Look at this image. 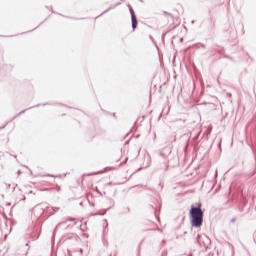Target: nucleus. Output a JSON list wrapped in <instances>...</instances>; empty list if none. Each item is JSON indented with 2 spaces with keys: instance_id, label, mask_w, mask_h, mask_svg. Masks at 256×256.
<instances>
[{
  "instance_id": "obj_1",
  "label": "nucleus",
  "mask_w": 256,
  "mask_h": 256,
  "mask_svg": "<svg viewBox=\"0 0 256 256\" xmlns=\"http://www.w3.org/2000/svg\"><path fill=\"white\" fill-rule=\"evenodd\" d=\"M190 217L193 227H201V225H203V210H201V205L191 207Z\"/></svg>"
},
{
  "instance_id": "obj_2",
  "label": "nucleus",
  "mask_w": 256,
  "mask_h": 256,
  "mask_svg": "<svg viewBox=\"0 0 256 256\" xmlns=\"http://www.w3.org/2000/svg\"><path fill=\"white\" fill-rule=\"evenodd\" d=\"M108 171H115V167H106L102 171L92 173L91 175H99L101 173H107Z\"/></svg>"
},
{
  "instance_id": "obj_3",
  "label": "nucleus",
  "mask_w": 256,
  "mask_h": 256,
  "mask_svg": "<svg viewBox=\"0 0 256 256\" xmlns=\"http://www.w3.org/2000/svg\"><path fill=\"white\" fill-rule=\"evenodd\" d=\"M132 19V29H137V16H133Z\"/></svg>"
},
{
  "instance_id": "obj_4",
  "label": "nucleus",
  "mask_w": 256,
  "mask_h": 256,
  "mask_svg": "<svg viewBox=\"0 0 256 256\" xmlns=\"http://www.w3.org/2000/svg\"><path fill=\"white\" fill-rule=\"evenodd\" d=\"M130 13H131V18L135 17V11L131 6H130Z\"/></svg>"
}]
</instances>
